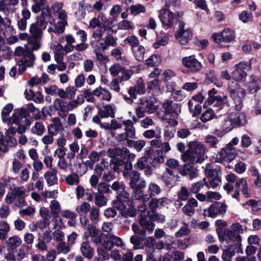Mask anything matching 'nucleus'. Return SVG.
<instances>
[{
  "label": "nucleus",
  "instance_id": "f8f14e48",
  "mask_svg": "<svg viewBox=\"0 0 261 261\" xmlns=\"http://www.w3.org/2000/svg\"><path fill=\"white\" fill-rule=\"evenodd\" d=\"M109 240H107L103 244L104 248L108 251L112 250L114 246L120 247L124 249L125 245L121 238L115 236L114 233H111L108 236Z\"/></svg>",
  "mask_w": 261,
  "mask_h": 261
},
{
  "label": "nucleus",
  "instance_id": "603ef678",
  "mask_svg": "<svg viewBox=\"0 0 261 261\" xmlns=\"http://www.w3.org/2000/svg\"><path fill=\"white\" fill-rule=\"evenodd\" d=\"M55 106L64 113L68 112L67 102L60 98H56L54 103Z\"/></svg>",
  "mask_w": 261,
  "mask_h": 261
},
{
  "label": "nucleus",
  "instance_id": "0e129e2a",
  "mask_svg": "<svg viewBox=\"0 0 261 261\" xmlns=\"http://www.w3.org/2000/svg\"><path fill=\"white\" fill-rule=\"evenodd\" d=\"M124 68V67L118 63H116L112 65L110 67L109 71L113 76H116L123 71Z\"/></svg>",
  "mask_w": 261,
  "mask_h": 261
},
{
  "label": "nucleus",
  "instance_id": "a878e982",
  "mask_svg": "<svg viewBox=\"0 0 261 261\" xmlns=\"http://www.w3.org/2000/svg\"><path fill=\"white\" fill-rule=\"evenodd\" d=\"M42 37L30 36L28 42L30 50H27L32 53L39 49L42 46Z\"/></svg>",
  "mask_w": 261,
  "mask_h": 261
},
{
  "label": "nucleus",
  "instance_id": "09e8293b",
  "mask_svg": "<svg viewBox=\"0 0 261 261\" xmlns=\"http://www.w3.org/2000/svg\"><path fill=\"white\" fill-rule=\"evenodd\" d=\"M222 41L224 42H230L234 39V32L229 29H225L221 32Z\"/></svg>",
  "mask_w": 261,
  "mask_h": 261
},
{
  "label": "nucleus",
  "instance_id": "338daca9",
  "mask_svg": "<svg viewBox=\"0 0 261 261\" xmlns=\"http://www.w3.org/2000/svg\"><path fill=\"white\" fill-rule=\"evenodd\" d=\"M49 207L51 213L54 215H58L61 211V207L59 202L56 200L51 201Z\"/></svg>",
  "mask_w": 261,
  "mask_h": 261
},
{
  "label": "nucleus",
  "instance_id": "79ce46f5",
  "mask_svg": "<svg viewBox=\"0 0 261 261\" xmlns=\"http://www.w3.org/2000/svg\"><path fill=\"white\" fill-rule=\"evenodd\" d=\"M29 250V247L26 245H22L18 250H14L17 261H20L27 256Z\"/></svg>",
  "mask_w": 261,
  "mask_h": 261
},
{
  "label": "nucleus",
  "instance_id": "cd10ccee",
  "mask_svg": "<svg viewBox=\"0 0 261 261\" xmlns=\"http://www.w3.org/2000/svg\"><path fill=\"white\" fill-rule=\"evenodd\" d=\"M123 124L124 125V133L132 140L136 137V129L134 126V122L132 120L127 119L123 121Z\"/></svg>",
  "mask_w": 261,
  "mask_h": 261
},
{
  "label": "nucleus",
  "instance_id": "7ed1b4c3",
  "mask_svg": "<svg viewBox=\"0 0 261 261\" xmlns=\"http://www.w3.org/2000/svg\"><path fill=\"white\" fill-rule=\"evenodd\" d=\"M216 230L220 241H232L238 247L241 246L242 238L240 234H236L234 232L228 228L223 229L222 227H219Z\"/></svg>",
  "mask_w": 261,
  "mask_h": 261
},
{
  "label": "nucleus",
  "instance_id": "423d86ee",
  "mask_svg": "<svg viewBox=\"0 0 261 261\" xmlns=\"http://www.w3.org/2000/svg\"><path fill=\"white\" fill-rule=\"evenodd\" d=\"M123 175L125 178H128L130 181L129 185L132 188H145L146 181L140 179V173L136 171H124Z\"/></svg>",
  "mask_w": 261,
  "mask_h": 261
},
{
  "label": "nucleus",
  "instance_id": "72a5a7b5",
  "mask_svg": "<svg viewBox=\"0 0 261 261\" xmlns=\"http://www.w3.org/2000/svg\"><path fill=\"white\" fill-rule=\"evenodd\" d=\"M236 185L246 197H249L251 194L250 189L248 188L247 181L245 178H242L237 180Z\"/></svg>",
  "mask_w": 261,
  "mask_h": 261
},
{
  "label": "nucleus",
  "instance_id": "20e7f679",
  "mask_svg": "<svg viewBox=\"0 0 261 261\" xmlns=\"http://www.w3.org/2000/svg\"><path fill=\"white\" fill-rule=\"evenodd\" d=\"M47 23L48 21L46 20L44 13L42 12L37 17L36 21L31 24L29 29L30 36L42 37L43 31L46 29Z\"/></svg>",
  "mask_w": 261,
  "mask_h": 261
},
{
  "label": "nucleus",
  "instance_id": "a18cd8bd",
  "mask_svg": "<svg viewBox=\"0 0 261 261\" xmlns=\"http://www.w3.org/2000/svg\"><path fill=\"white\" fill-rule=\"evenodd\" d=\"M9 231L10 226L8 223L4 220L0 221V239L5 240Z\"/></svg>",
  "mask_w": 261,
  "mask_h": 261
},
{
  "label": "nucleus",
  "instance_id": "4c0bfd02",
  "mask_svg": "<svg viewBox=\"0 0 261 261\" xmlns=\"http://www.w3.org/2000/svg\"><path fill=\"white\" fill-rule=\"evenodd\" d=\"M144 188H132L134 190L133 199L135 200H141L142 199L144 202H147L149 201V197L148 195H144L143 191L142 189Z\"/></svg>",
  "mask_w": 261,
  "mask_h": 261
},
{
  "label": "nucleus",
  "instance_id": "6e6552de",
  "mask_svg": "<svg viewBox=\"0 0 261 261\" xmlns=\"http://www.w3.org/2000/svg\"><path fill=\"white\" fill-rule=\"evenodd\" d=\"M181 63L184 67L188 68L192 73L198 72L202 67L201 63L196 58L195 55L184 57L182 59Z\"/></svg>",
  "mask_w": 261,
  "mask_h": 261
},
{
  "label": "nucleus",
  "instance_id": "6ab92c4d",
  "mask_svg": "<svg viewBox=\"0 0 261 261\" xmlns=\"http://www.w3.org/2000/svg\"><path fill=\"white\" fill-rule=\"evenodd\" d=\"M91 241L96 245H101L104 248L103 244L107 242L104 240L106 234L102 232H99V230L95 227H88Z\"/></svg>",
  "mask_w": 261,
  "mask_h": 261
},
{
  "label": "nucleus",
  "instance_id": "774afa93",
  "mask_svg": "<svg viewBox=\"0 0 261 261\" xmlns=\"http://www.w3.org/2000/svg\"><path fill=\"white\" fill-rule=\"evenodd\" d=\"M107 198L102 194H96L95 197V204L98 207L104 206L107 205Z\"/></svg>",
  "mask_w": 261,
  "mask_h": 261
},
{
  "label": "nucleus",
  "instance_id": "f3484780",
  "mask_svg": "<svg viewBox=\"0 0 261 261\" xmlns=\"http://www.w3.org/2000/svg\"><path fill=\"white\" fill-rule=\"evenodd\" d=\"M34 4L31 7V10L35 14L38 13L42 11L44 13V16H51L49 8L46 5V0H32Z\"/></svg>",
  "mask_w": 261,
  "mask_h": 261
},
{
  "label": "nucleus",
  "instance_id": "1a4fd4ad",
  "mask_svg": "<svg viewBox=\"0 0 261 261\" xmlns=\"http://www.w3.org/2000/svg\"><path fill=\"white\" fill-rule=\"evenodd\" d=\"M185 23L179 22L178 30L175 34L176 38L182 45L186 44L192 39V33L189 29H185Z\"/></svg>",
  "mask_w": 261,
  "mask_h": 261
},
{
  "label": "nucleus",
  "instance_id": "a211bd4d",
  "mask_svg": "<svg viewBox=\"0 0 261 261\" xmlns=\"http://www.w3.org/2000/svg\"><path fill=\"white\" fill-rule=\"evenodd\" d=\"M180 105L171 101L166 100L163 104V108L166 114H170L173 117H177L180 113Z\"/></svg>",
  "mask_w": 261,
  "mask_h": 261
},
{
  "label": "nucleus",
  "instance_id": "c9c22d12",
  "mask_svg": "<svg viewBox=\"0 0 261 261\" xmlns=\"http://www.w3.org/2000/svg\"><path fill=\"white\" fill-rule=\"evenodd\" d=\"M22 243L21 239L17 236L15 235L10 237L7 243V247L10 250H14Z\"/></svg>",
  "mask_w": 261,
  "mask_h": 261
},
{
  "label": "nucleus",
  "instance_id": "2f4dec72",
  "mask_svg": "<svg viewBox=\"0 0 261 261\" xmlns=\"http://www.w3.org/2000/svg\"><path fill=\"white\" fill-rule=\"evenodd\" d=\"M79 8L75 12V14L79 19L84 18L86 15V10H91L92 7L88 4L86 3L85 1H82L79 3Z\"/></svg>",
  "mask_w": 261,
  "mask_h": 261
},
{
  "label": "nucleus",
  "instance_id": "c03bdc74",
  "mask_svg": "<svg viewBox=\"0 0 261 261\" xmlns=\"http://www.w3.org/2000/svg\"><path fill=\"white\" fill-rule=\"evenodd\" d=\"M148 192L149 198L159 196L162 192L161 188L157 184L151 182L148 186Z\"/></svg>",
  "mask_w": 261,
  "mask_h": 261
},
{
  "label": "nucleus",
  "instance_id": "864d4df0",
  "mask_svg": "<svg viewBox=\"0 0 261 261\" xmlns=\"http://www.w3.org/2000/svg\"><path fill=\"white\" fill-rule=\"evenodd\" d=\"M54 54L55 60L57 63L62 62L64 59V54L60 52L63 49V46L58 43L57 45L54 46Z\"/></svg>",
  "mask_w": 261,
  "mask_h": 261
},
{
  "label": "nucleus",
  "instance_id": "aec40b11",
  "mask_svg": "<svg viewBox=\"0 0 261 261\" xmlns=\"http://www.w3.org/2000/svg\"><path fill=\"white\" fill-rule=\"evenodd\" d=\"M92 95L99 98L100 99L109 102L112 99L111 93L106 88L99 86L92 92Z\"/></svg>",
  "mask_w": 261,
  "mask_h": 261
},
{
  "label": "nucleus",
  "instance_id": "bf43d9fd",
  "mask_svg": "<svg viewBox=\"0 0 261 261\" xmlns=\"http://www.w3.org/2000/svg\"><path fill=\"white\" fill-rule=\"evenodd\" d=\"M203 179L205 186L208 189L217 187L221 182V178L219 176L213 177V178L211 179L208 181H206L205 178H203Z\"/></svg>",
  "mask_w": 261,
  "mask_h": 261
},
{
  "label": "nucleus",
  "instance_id": "8fccbe9b",
  "mask_svg": "<svg viewBox=\"0 0 261 261\" xmlns=\"http://www.w3.org/2000/svg\"><path fill=\"white\" fill-rule=\"evenodd\" d=\"M122 258L124 261H143L142 255L138 254L134 257L133 253L129 250L122 255Z\"/></svg>",
  "mask_w": 261,
  "mask_h": 261
},
{
  "label": "nucleus",
  "instance_id": "dca6fc26",
  "mask_svg": "<svg viewBox=\"0 0 261 261\" xmlns=\"http://www.w3.org/2000/svg\"><path fill=\"white\" fill-rule=\"evenodd\" d=\"M145 154L149 163L153 166H157L158 164L163 163L164 161V155L162 150L154 151L152 149H150L146 151Z\"/></svg>",
  "mask_w": 261,
  "mask_h": 261
},
{
  "label": "nucleus",
  "instance_id": "39448f33",
  "mask_svg": "<svg viewBox=\"0 0 261 261\" xmlns=\"http://www.w3.org/2000/svg\"><path fill=\"white\" fill-rule=\"evenodd\" d=\"M251 67V61L249 62H240L236 65L235 69L232 72V79L237 82L245 80L247 75L246 72L250 70Z\"/></svg>",
  "mask_w": 261,
  "mask_h": 261
},
{
  "label": "nucleus",
  "instance_id": "f704fd0d",
  "mask_svg": "<svg viewBox=\"0 0 261 261\" xmlns=\"http://www.w3.org/2000/svg\"><path fill=\"white\" fill-rule=\"evenodd\" d=\"M31 131L33 135L41 136L45 133L46 128L43 122L37 121L32 127Z\"/></svg>",
  "mask_w": 261,
  "mask_h": 261
},
{
  "label": "nucleus",
  "instance_id": "0eeeda50",
  "mask_svg": "<svg viewBox=\"0 0 261 261\" xmlns=\"http://www.w3.org/2000/svg\"><path fill=\"white\" fill-rule=\"evenodd\" d=\"M226 207L227 205L224 203L216 202L204 210L203 215L212 218L218 215H223L226 212Z\"/></svg>",
  "mask_w": 261,
  "mask_h": 261
},
{
  "label": "nucleus",
  "instance_id": "f257e3e1",
  "mask_svg": "<svg viewBox=\"0 0 261 261\" xmlns=\"http://www.w3.org/2000/svg\"><path fill=\"white\" fill-rule=\"evenodd\" d=\"M188 149L181 155V159L183 162L187 163L185 165L183 169L185 170L190 171L192 165L195 163H201L205 157V146L196 140L190 141L187 144Z\"/></svg>",
  "mask_w": 261,
  "mask_h": 261
},
{
  "label": "nucleus",
  "instance_id": "4468645a",
  "mask_svg": "<svg viewBox=\"0 0 261 261\" xmlns=\"http://www.w3.org/2000/svg\"><path fill=\"white\" fill-rule=\"evenodd\" d=\"M174 17L175 14L167 9L161 10L159 14L163 27L166 29L172 27Z\"/></svg>",
  "mask_w": 261,
  "mask_h": 261
},
{
  "label": "nucleus",
  "instance_id": "e433bc0d",
  "mask_svg": "<svg viewBox=\"0 0 261 261\" xmlns=\"http://www.w3.org/2000/svg\"><path fill=\"white\" fill-rule=\"evenodd\" d=\"M105 152V151H101L99 152H97L95 151H92L89 155V159L90 161L86 162V165L89 166L90 168H92L93 166V163H96L99 161L100 157V155Z\"/></svg>",
  "mask_w": 261,
  "mask_h": 261
},
{
  "label": "nucleus",
  "instance_id": "bb28decb",
  "mask_svg": "<svg viewBox=\"0 0 261 261\" xmlns=\"http://www.w3.org/2000/svg\"><path fill=\"white\" fill-rule=\"evenodd\" d=\"M178 176L175 175V173L168 174L167 172L162 175V179L164 180L165 185L168 188H172L176 184Z\"/></svg>",
  "mask_w": 261,
  "mask_h": 261
},
{
  "label": "nucleus",
  "instance_id": "de8ad7c7",
  "mask_svg": "<svg viewBox=\"0 0 261 261\" xmlns=\"http://www.w3.org/2000/svg\"><path fill=\"white\" fill-rule=\"evenodd\" d=\"M215 116L214 111L211 108H208L202 113L200 119L203 122H206L212 120Z\"/></svg>",
  "mask_w": 261,
  "mask_h": 261
},
{
  "label": "nucleus",
  "instance_id": "9b49d317",
  "mask_svg": "<svg viewBox=\"0 0 261 261\" xmlns=\"http://www.w3.org/2000/svg\"><path fill=\"white\" fill-rule=\"evenodd\" d=\"M229 92L231 97L236 103V110H240L242 108V99L246 94L245 90L241 88L239 85H237L236 88L230 89Z\"/></svg>",
  "mask_w": 261,
  "mask_h": 261
},
{
  "label": "nucleus",
  "instance_id": "c756f323",
  "mask_svg": "<svg viewBox=\"0 0 261 261\" xmlns=\"http://www.w3.org/2000/svg\"><path fill=\"white\" fill-rule=\"evenodd\" d=\"M53 123L47 127L48 133L52 135H56L62 127L61 120L58 117L53 118Z\"/></svg>",
  "mask_w": 261,
  "mask_h": 261
},
{
  "label": "nucleus",
  "instance_id": "3c124183",
  "mask_svg": "<svg viewBox=\"0 0 261 261\" xmlns=\"http://www.w3.org/2000/svg\"><path fill=\"white\" fill-rule=\"evenodd\" d=\"M13 105L12 103H8L3 108L2 112V117L4 122L8 123L10 118L8 116L13 110Z\"/></svg>",
  "mask_w": 261,
  "mask_h": 261
},
{
  "label": "nucleus",
  "instance_id": "6e6d98bb",
  "mask_svg": "<svg viewBox=\"0 0 261 261\" xmlns=\"http://www.w3.org/2000/svg\"><path fill=\"white\" fill-rule=\"evenodd\" d=\"M70 245L64 242H60L57 246V251L58 254H67L70 251Z\"/></svg>",
  "mask_w": 261,
  "mask_h": 261
},
{
  "label": "nucleus",
  "instance_id": "ea45409f",
  "mask_svg": "<svg viewBox=\"0 0 261 261\" xmlns=\"http://www.w3.org/2000/svg\"><path fill=\"white\" fill-rule=\"evenodd\" d=\"M91 44L94 51H105L108 48L104 39L92 41Z\"/></svg>",
  "mask_w": 261,
  "mask_h": 261
},
{
  "label": "nucleus",
  "instance_id": "5fc2aeb1",
  "mask_svg": "<svg viewBox=\"0 0 261 261\" xmlns=\"http://www.w3.org/2000/svg\"><path fill=\"white\" fill-rule=\"evenodd\" d=\"M205 174L207 177H215L218 176L219 172H220L219 170L214 169L211 164H207L205 167Z\"/></svg>",
  "mask_w": 261,
  "mask_h": 261
},
{
  "label": "nucleus",
  "instance_id": "58836bf2",
  "mask_svg": "<svg viewBox=\"0 0 261 261\" xmlns=\"http://www.w3.org/2000/svg\"><path fill=\"white\" fill-rule=\"evenodd\" d=\"M166 165V170L168 174L176 173V170L178 169V161L174 159H170L167 161Z\"/></svg>",
  "mask_w": 261,
  "mask_h": 261
},
{
  "label": "nucleus",
  "instance_id": "ddd939ff",
  "mask_svg": "<svg viewBox=\"0 0 261 261\" xmlns=\"http://www.w3.org/2000/svg\"><path fill=\"white\" fill-rule=\"evenodd\" d=\"M112 23V20L108 19L104 14L100 13L90 21L89 27L94 29L96 27H110Z\"/></svg>",
  "mask_w": 261,
  "mask_h": 261
},
{
  "label": "nucleus",
  "instance_id": "052dcab7",
  "mask_svg": "<svg viewBox=\"0 0 261 261\" xmlns=\"http://www.w3.org/2000/svg\"><path fill=\"white\" fill-rule=\"evenodd\" d=\"M5 2L0 1V11L4 12L6 15L14 13L16 9L14 7L11 8L9 5L6 4Z\"/></svg>",
  "mask_w": 261,
  "mask_h": 261
},
{
  "label": "nucleus",
  "instance_id": "13d9d810",
  "mask_svg": "<svg viewBox=\"0 0 261 261\" xmlns=\"http://www.w3.org/2000/svg\"><path fill=\"white\" fill-rule=\"evenodd\" d=\"M222 126L226 132L230 131L234 127L232 121L230 119V114L224 119Z\"/></svg>",
  "mask_w": 261,
  "mask_h": 261
},
{
  "label": "nucleus",
  "instance_id": "37998d69",
  "mask_svg": "<svg viewBox=\"0 0 261 261\" xmlns=\"http://www.w3.org/2000/svg\"><path fill=\"white\" fill-rule=\"evenodd\" d=\"M66 184L69 186H77L80 181L79 176L76 173H71L65 177Z\"/></svg>",
  "mask_w": 261,
  "mask_h": 261
},
{
  "label": "nucleus",
  "instance_id": "393cba45",
  "mask_svg": "<svg viewBox=\"0 0 261 261\" xmlns=\"http://www.w3.org/2000/svg\"><path fill=\"white\" fill-rule=\"evenodd\" d=\"M197 206V201L193 198H190L186 205L182 207V212L188 216H192L195 213V208Z\"/></svg>",
  "mask_w": 261,
  "mask_h": 261
},
{
  "label": "nucleus",
  "instance_id": "b1692460",
  "mask_svg": "<svg viewBox=\"0 0 261 261\" xmlns=\"http://www.w3.org/2000/svg\"><path fill=\"white\" fill-rule=\"evenodd\" d=\"M115 108L112 105H106L102 108H98V114L101 118H114Z\"/></svg>",
  "mask_w": 261,
  "mask_h": 261
},
{
  "label": "nucleus",
  "instance_id": "2eb2a0df",
  "mask_svg": "<svg viewBox=\"0 0 261 261\" xmlns=\"http://www.w3.org/2000/svg\"><path fill=\"white\" fill-rule=\"evenodd\" d=\"M29 116V112L25 108H19L14 110L13 115L9 118L8 124L12 125L13 124H19L23 118Z\"/></svg>",
  "mask_w": 261,
  "mask_h": 261
},
{
  "label": "nucleus",
  "instance_id": "7c9ffc66",
  "mask_svg": "<svg viewBox=\"0 0 261 261\" xmlns=\"http://www.w3.org/2000/svg\"><path fill=\"white\" fill-rule=\"evenodd\" d=\"M230 115L234 126H242L246 123V117L244 113H231Z\"/></svg>",
  "mask_w": 261,
  "mask_h": 261
},
{
  "label": "nucleus",
  "instance_id": "9d476101",
  "mask_svg": "<svg viewBox=\"0 0 261 261\" xmlns=\"http://www.w3.org/2000/svg\"><path fill=\"white\" fill-rule=\"evenodd\" d=\"M237 154V150L234 147L227 146L221 149L217 155V159L220 162H230L235 158Z\"/></svg>",
  "mask_w": 261,
  "mask_h": 261
},
{
  "label": "nucleus",
  "instance_id": "473e14b6",
  "mask_svg": "<svg viewBox=\"0 0 261 261\" xmlns=\"http://www.w3.org/2000/svg\"><path fill=\"white\" fill-rule=\"evenodd\" d=\"M139 224L142 228L146 230L149 233H151L154 229V224L148 220L147 217L141 216L139 219Z\"/></svg>",
  "mask_w": 261,
  "mask_h": 261
},
{
  "label": "nucleus",
  "instance_id": "69168bd1",
  "mask_svg": "<svg viewBox=\"0 0 261 261\" xmlns=\"http://www.w3.org/2000/svg\"><path fill=\"white\" fill-rule=\"evenodd\" d=\"M128 143H130L129 146L134 147L137 151H141L144 147L145 146L146 142L145 141L140 140L138 141L129 140Z\"/></svg>",
  "mask_w": 261,
  "mask_h": 261
},
{
  "label": "nucleus",
  "instance_id": "49530a36",
  "mask_svg": "<svg viewBox=\"0 0 261 261\" xmlns=\"http://www.w3.org/2000/svg\"><path fill=\"white\" fill-rule=\"evenodd\" d=\"M110 31V26L98 27L93 31L92 37L95 40H100L106 31L108 32Z\"/></svg>",
  "mask_w": 261,
  "mask_h": 261
},
{
  "label": "nucleus",
  "instance_id": "a19ab883",
  "mask_svg": "<svg viewBox=\"0 0 261 261\" xmlns=\"http://www.w3.org/2000/svg\"><path fill=\"white\" fill-rule=\"evenodd\" d=\"M132 50L134 57L137 61H142L144 60L145 49L142 45L134 47Z\"/></svg>",
  "mask_w": 261,
  "mask_h": 261
},
{
  "label": "nucleus",
  "instance_id": "f03ea898",
  "mask_svg": "<svg viewBox=\"0 0 261 261\" xmlns=\"http://www.w3.org/2000/svg\"><path fill=\"white\" fill-rule=\"evenodd\" d=\"M15 55L20 58L17 60L19 66L18 72L22 74L27 67H32L35 60L34 54L30 51L26 50L23 47L18 46L15 48Z\"/></svg>",
  "mask_w": 261,
  "mask_h": 261
},
{
  "label": "nucleus",
  "instance_id": "e2e57ef3",
  "mask_svg": "<svg viewBox=\"0 0 261 261\" xmlns=\"http://www.w3.org/2000/svg\"><path fill=\"white\" fill-rule=\"evenodd\" d=\"M89 218L94 224L97 223L99 221V210L96 207H92L89 211Z\"/></svg>",
  "mask_w": 261,
  "mask_h": 261
},
{
  "label": "nucleus",
  "instance_id": "680f3d73",
  "mask_svg": "<svg viewBox=\"0 0 261 261\" xmlns=\"http://www.w3.org/2000/svg\"><path fill=\"white\" fill-rule=\"evenodd\" d=\"M124 42L125 44H128L131 47L132 49H133L134 47L140 45L139 41L138 38L135 36L127 37L124 39Z\"/></svg>",
  "mask_w": 261,
  "mask_h": 261
},
{
  "label": "nucleus",
  "instance_id": "5701e85b",
  "mask_svg": "<svg viewBox=\"0 0 261 261\" xmlns=\"http://www.w3.org/2000/svg\"><path fill=\"white\" fill-rule=\"evenodd\" d=\"M57 169L52 168L44 174L43 177L48 185L51 186L58 184V178L57 177Z\"/></svg>",
  "mask_w": 261,
  "mask_h": 261
},
{
  "label": "nucleus",
  "instance_id": "412c9836",
  "mask_svg": "<svg viewBox=\"0 0 261 261\" xmlns=\"http://www.w3.org/2000/svg\"><path fill=\"white\" fill-rule=\"evenodd\" d=\"M80 250L84 257L88 259H91L93 257L94 249L91 246L89 241L83 242L80 245Z\"/></svg>",
  "mask_w": 261,
  "mask_h": 261
},
{
  "label": "nucleus",
  "instance_id": "c85d7f7f",
  "mask_svg": "<svg viewBox=\"0 0 261 261\" xmlns=\"http://www.w3.org/2000/svg\"><path fill=\"white\" fill-rule=\"evenodd\" d=\"M144 240L145 241L144 245L146 247V250L149 254L147 260L149 261V259H150L152 261H156L153 259L152 255L154 250L155 240L151 237H148Z\"/></svg>",
  "mask_w": 261,
  "mask_h": 261
},
{
  "label": "nucleus",
  "instance_id": "4d7b16f0",
  "mask_svg": "<svg viewBox=\"0 0 261 261\" xmlns=\"http://www.w3.org/2000/svg\"><path fill=\"white\" fill-rule=\"evenodd\" d=\"M234 255V252L232 250L231 246H229L223 250L221 257L223 261H230Z\"/></svg>",
  "mask_w": 261,
  "mask_h": 261
},
{
  "label": "nucleus",
  "instance_id": "4be33fe9",
  "mask_svg": "<svg viewBox=\"0 0 261 261\" xmlns=\"http://www.w3.org/2000/svg\"><path fill=\"white\" fill-rule=\"evenodd\" d=\"M171 203L170 200L166 197H163L160 198H152L149 203V206L152 210L158 207H163L167 206Z\"/></svg>",
  "mask_w": 261,
  "mask_h": 261
}]
</instances>
